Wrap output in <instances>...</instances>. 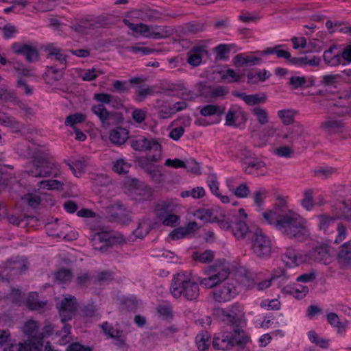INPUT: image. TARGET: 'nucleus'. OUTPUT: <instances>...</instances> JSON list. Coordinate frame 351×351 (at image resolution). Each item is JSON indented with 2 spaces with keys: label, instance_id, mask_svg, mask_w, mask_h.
I'll list each match as a JSON object with an SVG mask.
<instances>
[{
  "label": "nucleus",
  "instance_id": "f257e3e1",
  "mask_svg": "<svg viewBox=\"0 0 351 351\" xmlns=\"http://www.w3.org/2000/svg\"><path fill=\"white\" fill-rule=\"evenodd\" d=\"M262 215L267 223L289 239L304 242L310 238L311 232L307 220L291 210L282 213L269 210Z\"/></svg>",
  "mask_w": 351,
  "mask_h": 351
},
{
  "label": "nucleus",
  "instance_id": "f03ea898",
  "mask_svg": "<svg viewBox=\"0 0 351 351\" xmlns=\"http://www.w3.org/2000/svg\"><path fill=\"white\" fill-rule=\"evenodd\" d=\"M16 152L21 157L32 158L25 167V171L33 177H57L59 170L57 165L49 159L43 147L34 142L23 141L15 147Z\"/></svg>",
  "mask_w": 351,
  "mask_h": 351
},
{
  "label": "nucleus",
  "instance_id": "7ed1b4c3",
  "mask_svg": "<svg viewBox=\"0 0 351 351\" xmlns=\"http://www.w3.org/2000/svg\"><path fill=\"white\" fill-rule=\"evenodd\" d=\"M170 290L175 298L183 296L188 300H193L199 296L198 285L188 271H180L173 276Z\"/></svg>",
  "mask_w": 351,
  "mask_h": 351
},
{
  "label": "nucleus",
  "instance_id": "20e7f679",
  "mask_svg": "<svg viewBox=\"0 0 351 351\" xmlns=\"http://www.w3.org/2000/svg\"><path fill=\"white\" fill-rule=\"evenodd\" d=\"M208 276L198 279L199 284L205 289H212L225 281L230 275L229 267L221 261L204 270Z\"/></svg>",
  "mask_w": 351,
  "mask_h": 351
},
{
  "label": "nucleus",
  "instance_id": "39448f33",
  "mask_svg": "<svg viewBox=\"0 0 351 351\" xmlns=\"http://www.w3.org/2000/svg\"><path fill=\"white\" fill-rule=\"evenodd\" d=\"M252 250L254 254L261 259H268L273 253L271 239L261 229L257 228L252 237Z\"/></svg>",
  "mask_w": 351,
  "mask_h": 351
},
{
  "label": "nucleus",
  "instance_id": "423d86ee",
  "mask_svg": "<svg viewBox=\"0 0 351 351\" xmlns=\"http://www.w3.org/2000/svg\"><path fill=\"white\" fill-rule=\"evenodd\" d=\"M94 99L99 102V104L92 107L93 112L97 115L101 121L102 125L107 128L110 124L112 114L104 107V104H110L114 102L119 101L120 99L116 96L108 93H96L94 95Z\"/></svg>",
  "mask_w": 351,
  "mask_h": 351
},
{
  "label": "nucleus",
  "instance_id": "0eeeda50",
  "mask_svg": "<svg viewBox=\"0 0 351 351\" xmlns=\"http://www.w3.org/2000/svg\"><path fill=\"white\" fill-rule=\"evenodd\" d=\"M215 315L224 322L236 324L244 317L243 306L234 303L226 308H217Z\"/></svg>",
  "mask_w": 351,
  "mask_h": 351
},
{
  "label": "nucleus",
  "instance_id": "6e6552de",
  "mask_svg": "<svg viewBox=\"0 0 351 351\" xmlns=\"http://www.w3.org/2000/svg\"><path fill=\"white\" fill-rule=\"evenodd\" d=\"M125 239L121 235H112L107 232H101L94 234L92 237L91 241L95 249L104 251L106 247L114 243H121Z\"/></svg>",
  "mask_w": 351,
  "mask_h": 351
},
{
  "label": "nucleus",
  "instance_id": "1a4fd4ad",
  "mask_svg": "<svg viewBox=\"0 0 351 351\" xmlns=\"http://www.w3.org/2000/svg\"><path fill=\"white\" fill-rule=\"evenodd\" d=\"M281 258L285 265L290 268L307 263L306 252L292 247L286 248L285 252L282 254Z\"/></svg>",
  "mask_w": 351,
  "mask_h": 351
},
{
  "label": "nucleus",
  "instance_id": "9d476101",
  "mask_svg": "<svg viewBox=\"0 0 351 351\" xmlns=\"http://www.w3.org/2000/svg\"><path fill=\"white\" fill-rule=\"evenodd\" d=\"M58 308L62 323L71 320L77 309L75 298L72 295H66L60 303H58Z\"/></svg>",
  "mask_w": 351,
  "mask_h": 351
},
{
  "label": "nucleus",
  "instance_id": "9b49d317",
  "mask_svg": "<svg viewBox=\"0 0 351 351\" xmlns=\"http://www.w3.org/2000/svg\"><path fill=\"white\" fill-rule=\"evenodd\" d=\"M237 295L234 283L226 282L217 288L213 293V299L218 302H226L231 300Z\"/></svg>",
  "mask_w": 351,
  "mask_h": 351
},
{
  "label": "nucleus",
  "instance_id": "f8f14e48",
  "mask_svg": "<svg viewBox=\"0 0 351 351\" xmlns=\"http://www.w3.org/2000/svg\"><path fill=\"white\" fill-rule=\"evenodd\" d=\"M110 221L126 223L130 221V212L123 205L116 203L107 208Z\"/></svg>",
  "mask_w": 351,
  "mask_h": 351
},
{
  "label": "nucleus",
  "instance_id": "ddd939ff",
  "mask_svg": "<svg viewBox=\"0 0 351 351\" xmlns=\"http://www.w3.org/2000/svg\"><path fill=\"white\" fill-rule=\"evenodd\" d=\"M13 51L16 54L25 56L26 60L33 62L38 59V52L36 47L27 44L14 43L12 45Z\"/></svg>",
  "mask_w": 351,
  "mask_h": 351
},
{
  "label": "nucleus",
  "instance_id": "4468645a",
  "mask_svg": "<svg viewBox=\"0 0 351 351\" xmlns=\"http://www.w3.org/2000/svg\"><path fill=\"white\" fill-rule=\"evenodd\" d=\"M161 93L166 95H172L169 90H158L156 86L143 85L138 86L135 92L136 100L144 101L147 97L154 96L156 94Z\"/></svg>",
  "mask_w": 351,
  "mask_h": 351
},
{
  "label": "nucleus",
  "instance_id": "2eb2a0df",
  "mask_svg": "<svg viewBox=\"0 0 351 351\" xmlns=\"http://www.w3.org/2000/svg\"><path fill=\"white\" fill-rule=\"evenodd\" d=\"M246 120L243 110L238 106H234L230 108L226 115V125L237 127L239 124Z\"/></svg>",
  "mask_w": 351,
  "mask_h": 351
},
{
  "label": "nucleus",
  "instance_id": "dca6fc26",
  "mask_svg": "<svg viewBox=\"0 0 351 351\" xmlns=\"http://www.w3.org/2000/svg\"><path fill=\"white\" fill-rule=\"evenodd\" d=\"M307 263L319 262L326 265L330 261V255L326 248L323 247H316L308 252H306Z\"/></svg>",
  "mask_w": 351,
  "mask_h": 351
},
{
  "label": "nucleus",
  "instance_id": "f3484780",
  "mask_svg": "<svg viewBox=\"0 0 351 351\" xmlns=\"http://www.w3.org/2000/svg\"><path fill=\"white\" fill-rule=\"evenodd\" d=\"M323 59L328 66H335L341 63L342 53L340 52L337 46L333 45L324 52Z\"/></svg>",
  "mask_w": 351,
  "mask_h": 351
},
{
  "label": "nucleus",
  "instance_id": "a211bd4d",
  "mask_svg": "<svg viewBox=\"0 0 351 351\" xmlns=\"http://www.w3.org/2000/svg\"><path fill=\"white\" fill-rule=\"evenodd\" d=\"M261 62V58L254 53H239L233 59V64L237 67L258 65Z\"/></svg>",
  "mask_w": 351,
  "mask_h": 351
},
{
  "label": "nucleus",
  "instance_id": "6ab92c4d",
  "mask_svg": "<svg viewBox=\"0 0 351 351\" xmlns=\"http://www.w3.org/2000/svg\"><path fill=\"white\" fill-rule=\"evenodd\" d=\"M47 52V58L53 62H57L58 64L56 66L66 68V56L62 53V51L56 47L54 45L51 44L46 47Z\"/></svg>",
  "mask_w": 351,
  "mask_h": 351
},
{
  "label": "nucleus",
  "instance_id": "aec40b11",
  "mask_svg": "<svg viewBox=\"0 0 351 351\" xmlns=\"http://www.w3.org/2000/svg\"><path fill=\"white\" fill-rule=\"evenodd\" d=\"M162 13L156 9L136 10L130 12V17L142 21H152L161 19Z\"/></svg>",
  "mask_w": 351,
  "mask_h": 351
},
{
  "label": "nucleus",
  "instance_id": "412c9836",
  "mask_svg": "<svg viewBox=\"0 0 351 351\" xmlns=\"http://www.w3.org/2000/svg\"><path fill=\"white\" fill-rule=\"evenodd\" d=\"M243 169L246 173L254 176L265 175L267 171L265 163L256 159L244 162Z\"/></svg>",
  "mask_w": 351,
  "mask_h": 351
},
{
  "label": "nucleus",
  "instance_id": "4be33fe9",
  "mask_svg": "<svg viewBox=\"0 0 351 351\" xmlns=\"http://www.w3.org/2000/svg\"><path fill=\"white\" fill-rule=\"evenodd\" d=\"M64 69L62 66L57 67V66H47L44 76L45 80L49 84L59 81L63 77Z\"/></svg>",
  "mask_w": 351,
  "mask_h": 351
},
{
  "label": "nucleus",
  "instance_id": "5701e85b",
  "mask_svg": "<svg viewBox=\"0 0 351 351\" xmlns=\"http://www.w3.org/2000/svg\"><path fill=\"white\" fill-rule=\"evenodd\" d=\"M27 261L23 258H15L10 260L5 264V269L14 274H21L28 268Z\"/></svg>",
  "mask_w": 351,
  "mask_h": 351
},
{
  "label": "nucleus",
  "instance_id": "b1692460",
  "mask_svg": "<svg viewBox=\"0 0 351 351\" xmlns=\"http://www.w3.org/2000/svg\"><path fill=\"white\" fill-rule=\"evenodd\" d=\"M322 128L329 134L344 133L348 130L340 121L329 119L322 123Z\"/></svg>",
  "mask_w": 351,
  "mask_h": 351
},
{
  "label": "nucleus",
  "instance_id": "393cba45",
  "mask_svg": "<svg viewBox=\"0 0 351 351\" xmlns=\"http://www.w3.org/2000/svg\"><path fill=\"white\" fill-rule=\"evenodd\" d=\"M213 346L217 350H227L233 348L231 335L223 333L215 337Z\"/></svg>",
  "mask_w": 351,
  "mask_h": 351
},
{
  "label": "nucleus",
  "instance_id": "a878e982",
  "mask_svg": "<svg viewBox=\"0 0 351 351\" xmlns=\"http://www.w3.org/2000/svg\"><path fill=\"white\" fill-rule=\"evenodd\" d=\"M23 333L32 340L38 339L39 325L37 322L33 319L26 321L21 328Z\"/></svg>",
  "mask_w": 351,
  "mask_h": 351
},
{
  "label": "nucleus",
  "instance_id": "bb28decb",
  "mask_svg": "<svg viewBox=\"0 0 351 351\" xmlns=\"http://www.w3.org/2000/svg\"><path fill=\"white\" fill-rule=\"evenodd\" d=\"M96 27H97V23L94 21H82L71 26L73 31L82 35L90 33Z\"/></svg>",
  "mask_w": 351,
  "mask_h": 351
},
{
  "label": "nucleus",
  "instance_id": "cd10ccee",
  "mask_svg": "<svg viewBox=\"0 0 351 351\" xmlns=\"http://www.w3.org/2000/svg\"><path fill=\"white\" fill-rule=\"evenodd\" d=\"M156 108L158 109V116L161 119H169L174 114L171 104L167 101L157 99Z\"/></svg>",
  "mask_w": 351,
  "mask_h": 351
},
{
  "label": "nucleus",
  "instance_id": "c85d7f7f",
  "mask_svg": "<svg viewBox=\"0 0 351 351\" xmlns=\"http://www.w3.org/2000/svg\"><path fill=\"white\" fill-rule=\"evenodd\" d=\"M110 141L116 145L123 144L128 138V132L123 128H117L110 133Z\"/></svg>",
  "mask_w": 351,
  "mask_h": 351
},
{
  "label": "nucleus",
  "instance_id": "c756f323",
  "mask_svg": "<svg viewBox=\"0 0 351 351\" xmlns=\"http://www.w3.org/2000/svg\"><path fill=\"white\" fill-rule=\"evenodd\" d=\"M228 93V89L222 86L216 87H206L201 93V95L206 98H216L223 97Z\"/></svg>",
  "mask_w": 351,
  "mask_h": 351
},
{
  "label": "nucleus",
  "instance_id": "7c9ffc66",
  "mask_svg": "<svg viewBox=\"0 0 351 351\" xmlns=\"http://www.w3.org/2000/svg\"><path fill=\"white\" fill-rule=\"evenodd\" d=\"M0 124L10 128L14 132H19L23 128V125L15 120L13 117L8 116L0 112Z\"/></svg>",
  "mask_w": 351,
  "mask_h": 351
},
{
  "label": "nucleus",
  "instance_id": "2f4dec72",
  "mask_svg": "<svg viewBox=\"0 0 351 351\" xmlns=\"http://www.w3.org/2000/svg\"><path fill=\"white\" fill-rule=\"evenodd\" d=\"M231 337L233 347L237 346L243 348L250 341V337L243 330H235L234 333L231 335Z\"/></svg>",
  "mask_w": 351,
  "mask_h": 351
},
{
  "label": "nucleus",
  "instance_id": "473e14b6",
  "mask_svg": "<svg viewBox=\"0 0 351 351\" xmlns=\"http://www.w3.org/2000/svg\"><path fill=\"white\" fill-rule=\"evenodd\" d=\"M123 22L133 32H137L143 36L150 38L151 25L143 23L135 24L131 23L128 19H124Z\"/></svg>",
  "mask_w": 351,
  "mask_h": 351
},
{
  "label": "nucleus",
  "instance_id": "72a5a7b5",
  "mask_svg": "<svg viewBox=\"0 0 351 351\" xmlns=\"http://www.w3.org/2000/svg\"><path fill=\"white\" fill-rule=\"evenodd\" d=\"M248 227L243 220H235L232 226V231L234 237L239 239H243L248 232Z\"/></svg>",
  "mask_w": 351,
  "mask_h": 351
},
{
  "label": "nucleus",
  "instance_id": "f704fd0d",
  "mask_svg": "<svg viewBox=\"0 0 351 351\" xmlns=\"http://www.w3.org/2000/svg\"><path fill=\"white\" fill-rule=\"evenodd\" d=\"M86 165V160L84 157L74 160L72 163H68L70 169L77 177L81 176L82 174L84 172Z\"/></svg>",
  "mask_w": 351,
  "mask_h": 351
},
{
  "label": "nucleus",
  "instance_id": "c9c22d12",
  "mask_svg": "<svg viewBox=\"0 0 351 351\" xmlns=\"http://www.w3.org/2000/svg\"><path fill=\"white\" fill-rule=\"evenodd\" d=\"M235 95L242 99L247 104L253 106L261 103H264L266 101V96L265 95L254 94L247 95L245 93H238Z\"/></svg>",
  "mask_w": 351,
  "mask_h": 351
},
{
  "label": "nucleus",
  "instance_id": "e433bc0d",
  "mask_svg": "<svg viewBox=\"0 0 351 351\" xmlns=\"http://www.w3.org/2000/svg\"><path fill=\"white\" fill-rule=\"evenodd\" d=\"M280 272H281L280 274H279V275L275 274L272 278H271L269 279L264 280L257 284H254L252 282V285H248L247 288L249 289V288L255 287L256 289V290H258V291H263V290L267 289V288H269L271 286V281L273 279L279 278L281 276L284 277L285 278H288V276H287V273L285 270L282 269V270H280Z\"/></svg>",
  "mask_w": 351,
  "mask_h": 351
},
{
  "label": "nucleus",
  "instance_id": "4c0bfd02",
  "mask_svg": "<svg viewBox=\"0 0 351 351\" xmlns=\"http://www.w3.org/2000/svg\"><path fill=\"white\" fill-rule=\"evenodd\" d=\"M192 257L197 262L206 264L213 261L215 254L211 250H206L203 252H195L193 253Z\"/></svg>",
  "mask_w": 351,
  "mask_h": 351
},
{
  "label": "nucleus",
  "instance_id": "58836bf2",
  "mask_svg": "<svg viewBox=\"0 0 351 351\" xmlns=\"http://www.w3.org/2000/svg\"><path fill=\"white\" fill-rule=\"evenodd\" d=\"M154 140H149L143 136H139L132 141L131 146L138 151L148 150Z\"/></svg>",
  "mask_w": 351,
  "mask_h": 351
},
{
  "label": "nucleus",
  "instance_id": "ea45409f",
  "mask_svg": "<svg viewBox=\"0 0 351 351\" xmlns=\"http://www.w3.org/2000/svg\"><path fill=\"white\" fill-rule=\"evenodd\" d=\"M252 113L261 125H266L269 122V114L266 109L255 106L252 109Z\"/></svg>",
  "mask_w": 351,
  "mask_h": 351
},
{
  "label": "nucleus",
  "instance_id": "a19ab883",
  "mask_svg": "<svg viewBox=\"0 0 351 351\" xmlns=\"http://www.w3.org/2000/svg\"><path fill=\"white\" fill-rule=\"evenodd\" d=\"M27 304L30 310L38 311L45 306L46 302L38 300V295L37 293H31L27 298Z\"/></svg>",
  "mask_w": 351,
  "mask_h": 351
},
{
  "label": "nucleus",
  "instance_id": "79ce46f5",
  "mask_svg": "<svg viewBox=\"0 0 351 351\" xmlns=\"http://www.w3.org/2000/svg\"><path fill=\"white\" fill-rule=\"evenodd\" d=\"M171 34V29L167 27L151 25L150 38H162Z\"/></svg>",
  "mask_w": 351,
  "mask_h": 351
},
{
  "label": "nucleus",
  "instance_id": "37998d69",
  "mask_svg": "<svg viewBox=\"0 0 351 351\" xmlns=\"http://www.w3.org/2000/svg\"><path fill=\"white\" fill-rule=\"evenodd\" d=\"M210 336L207 332L199 333L195 338V342L199 351H206L210 345Z\"/></svg>",
  "mask_w": 351,
  "mask_h": 351
},
{
  "label": "nucleus",
  "instance_id": "c03bdc74",
  "mask_svg": "<svg viewBox=\"0 0 351 351\" xmlns=\"http://www.w3.org/2000/svg\"><path fill=\"white\" fill-rule=\"evenodd\" d=\"M39 189L46 190L62 189L64 182L57 180H42L38 183Z\"/></svg>",
  "mask_w": 351,
  "mask_h": 351
},
{
  "label": "nucleus",
  "instance_id": "a18cd8bd",
  "mask_svg": "<svg viewBox=\"0 0 351 351\" xmlns=\"http://www.w3.org/2000/svg\"><path fill=\"white\" fill-rule=\"evenodd\" d=\"M148 151L149 152L147 154V158L149 160L157 162L160 159L161 147L157 141H153Z\"/></svg>",
  "mask_w": 351,
  "mask_h": 351
},
{
  "label": "nucleus",
  "instance_id": "49530a36",
  "mask_svg": "<svg viewBox=\"0 0 351 351\" xmlns=\"http://www.w3.org/2000/svg\"><path fill=\"white\" fill-rule=\"evenodd\" d=\"M338 257L343 263H349L351 261V241L340 247Z\"/></svg>",
  "mask_w": 351,
  "mask_h": 351
},
{
  "label": "nucleus",
  "instance_id": "de8ad7c7",
  "mask_svg": "<svg viewBox=\"0 0 351 351\" xmlns=\"http://www.w3.org/2000/svg\"><path fill=\"white\" fill-rule=\"evenodd\" d=\"M205 195V190L203 187L197 186L191 190L183 191L180 193L182 198L192 197L193 199H200Z\"/></svg>",
  "mask_w": 351,
  "mask_h": 351
},
{
  "label": "nucleus",
  "instance_id": "09e8293b",
  "mask_svg": "<svg viewBox=\"0 0 351 351\" xmlns=\"http://www.w3.org/2000/svg\"><path fill=\"white\" fill-rule=\"evenodd\" d=\"M194 216L204 222H213L216 217L213 215V212L209 209H199L195 211Z\"/></svg>",
  "mask_w": 351,
  "mask_h": 351
},
{
  "label": "nucleus",
  "instance_id": "8fccbe9b",
  "mask_svg": "<svg viewBox=\"0 0 351 351\" xmlns=\"http://www.w3.org/2000/svg\"><path fill=\"white\" fill-rule=\"evenodd\" d=\"M295 114V112L291 109H284L278 112V116L285 125H289L293 122Z\"/></svg>",
  "mask_w": 351,
  "mask_h": 351
},
{
  "label": "nucleus",
  "instance_id": "3c124183",
  "mask_svg": "<svg viewBox=\"0 0 351 351\" xmlns=\"http://www.w3.org/2000/svg\"><path fill=\"white\" fill-rule=\"evenodd\" d=\"M223 112V110L219 106L214 104L204 106L200 110V114L204 117L221 114Z\"/></svg>",
  "mask_w": 351,
  "mask_h": 351
},
{
  "label": "nucleus",
  "instance_id": "603ef678",
  "mask_svg": "<svg viewBox=\"0 0 351 351\" xmlns=\"http://www.w3.org/2000/svg\"><path fill=\"white\" fill-rule=\"evenodd\" d=\"M304 136V130L300 125H295L290 132L282 136L283 138H289L291 141H294L299 138Z\"/></svg>",
  "mask_w": 351,
  "mask_h": 351
},
{
  "label": "nucleus",
  "instance_id": "864d4df0",
  "mask_svg": "<svg viewBox=\"0 0 351 351\" xmlns=\"http://www.w3.org/2000/svg\"><path fill=\"white\" fill-rule=\"evenodd\" d=\"M313 191L311 189L304 191L303 199L301 200L302 206L307 210H311L313 207Z\"/></svg>",
  "mask_w": 351,
  "mask_h": 351
},
{
  "label": "nucleus",
  "instance_id": "5fc2aeb1",
  "mask_svg": "<svg viewBox=\"0 0 351 351\" xmlns=\"http://www.w3.org/2000/svg\"><path fill=\"white\" fill-rule=\"evenodd\" d=\"M86 120V116L82 113H75L68 116L64 121V124L66 126L75 128V125L77 123L84 122Z\"/></svg>",
  "mask_w": 351,
  "mask_h": 351
},
{
  "label": "nucleus",
  "instance_id": "6e6d98bb",
  "mask_svg": "<svg viewBox=\"0 0 351 351\" xmlns=\"http://www.w3.org/2000/svg\"><path fill=\"white\" fill-rule=\"evenodd\" d=\"M328 323L333 327L338 328V332H340L341 329L345 330L346 324L341 322L339 317L337 314L335 313H329L326 315Z\"/></svg>",
  "mask_w": 351,
  "mask_h": 351
},
{
  "label": "nucleus",
  "instance_id": "4d7b16f0",
  "mask_svg": "<svg viewBox=\"0 0 351 351\" xmlns=\"http://www.w3.org/2000/svg\"><path fill=\"white\" fill-rule=\"evenodd\" d=\"M130 165L124 159L120 158L114 162L113 171L119 174H125L128 172Z\"/></svg>",
  "mask_w": 351,
  "mask_h": 351
},
{
  "label": "nucleus",
  "instance_id": "13d9d810",
  "mask_svg": "<svg viewBox=\"0 0 351 351\" xmlns=\"http://www.w3.org/2000/svg\"><path fill=\"white\" fill-rule=\"evenodd\" d=\"M188 56V62L193 66H198L202 62L200 50L197 48L191 50L189 52Z\"/></svg>",
  "mask_w": 351,
  "mask_h": 351
},
{
  "label": "nucleus",
  "instance_id": "bf43d9fd",
  "mask_svg": "<svg viewBox=\"0 0 351 351\" xmlns=\"http://www.w3.org/2000/svg\"><path fill=\"white\" fill-rule=\"evenodd\" d=\"M241 75L237 73L233 69H227L221 73V79L229 83L238 82L241 77Z\"/></svg>",
  "mask_w": 351,
  "mask_h": 351
},
{
  "label": "nucleus",
  "instance_id": "052dcab7",
  "mask_svg": "<svg viewBox=\"0 0 351 351\" xmlns=\"http://www.w3.org/2000/svg\"><path fill=\"white\" fill-rule=\"evenodd\" d=\"M101 328L104 334L108 335L111 338L120 337L121 336H122V331L114 328L108 322L104 323L101 326Z\"/></svg>",
  "mask_w": 351,
  "mask_h": 351
},
{
  "label": "nucleus",
  "instance_id": "680f3d73",
  "mask_svg": "<svg viewBox=\"0 0 351 351\" xmlns=\"http://www.w3.org/2000/svg\"><path fill=\"white\" fill-rule=\"evenodd\" d=\"M233 195L239 198H245L247 197L250 193V190L247 186L246 183L239 184L235 189H234L233 192H232Z\"/></svg>",
  "mask_w": 351,
  "mask_h": 351
},
{
  "label": "nucleus",
  "instance_id": "e2e57ef3",
  "mask_svg": "<svg viewBox=\"0 0 351 351\" xmlns=\"http://www.w3.org/2000/svg\"><path fill=\"white\" fill-rule=\"evenodd\" d=\"M207 183L210 188L211 193L216 195L219 193V182L215 174H210L208 176Z\"/></svg>",
  "mask_w": 351,
  "mask_h": 351
},
{
  "label": "nucleus",
  "instance_id": "0e129e2a",
  "mask_svg": "<svg viewBox=\"0 0 351 351\" xmlns=\"http://www.w3.org/2000/svg\"><path fill=\"white\" fill-rule=\"evenodd\" d=\"M293 149L289 146H280L274 149V154L279 157L290 158L293 154Z\"/></svg>",
  "mask_w": 351,
  "mask_h": 351
},
{
  "label": "nucleus",
  "instance_id": "69168bd1",
  "mask_svg": "<svg viewBox=\"0 0 351 351\" xmlns=\"http://www.w3.org/2000/svg\"><path fill=\"white\" fill-rule=\"evenodd\" d=\"M318 218L319 229L324 232H326L328 227L332 225L335 221L334 217H328L326 215H321Z\"/></svg>",
  "mask_w": 351,
  "mask_h": 351
},
{
  "label": "nucleus",
  "instance_id": "338daca9",
  "mask_svg": "<svg viewBox=\"0 0 351 351\" xmlns=\"http://www.w3.org/2000/svg\"><path fill=\"white\" fill-rule=\"evenodd\" d=\"M131 116L135 123H141L147 117V111L142 108H135L132 111Z\"/></svg>",
  "mask_w": 351,
  "mask_h": 351
},
{
  "label": "nucleus",
  "instance_id": "774afa93",
  "mask_svg": "<svg viewBox=\"0 0 351 351\" xmlns=\"http://www.w3.org/2000/svg\"><path fill=\"white\" fill-rule=\"evenodd\" d=\"M112 91L120 94L125 93L129 91V86L126 81L114 80L112 82Z\"/></svg>",
  "mask_w": 351,
  "mask_h": 351
}]
</instances>
